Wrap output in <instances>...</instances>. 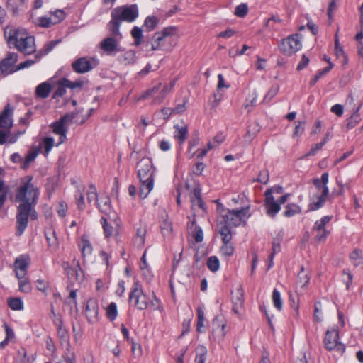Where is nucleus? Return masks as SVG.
<instances>
[{
    "instance_id": "49530a36",
    "label": "nucleus",
    "mask_w": 363,
    "mask_h": 363,
    "mask_svg": "<svg viewBox=\"0 0 363 363\" xmlns=\"http://www.w3.org/2000/svg\"><path fill=\"white\" fill-rule=\"evenodd\" d=\"M118 315V310L116 303L111 302L106 308V316L110 321L116 320Z\"/></svg>"
},
{
    "instance_id": "b1692460",
    "label": "nucleus",
    "mask_w": 363,
    "mask_h": 363,
    "mask_svg": "<svg viewBox=\"0 0 363 363\" xmlns=\"http://www.w3.org/2000/svg\"><path fill=\"white\" fill-rule=\"evenodd\" d=\"M6 7L13 16H19L25 11V0H7Z\"/></svg>"
},
{
    "instance_id": "052dcab7",
    "label": "nucleus",
    "mask_w": 363,
    "mask_h": 363,
    "mask_svg": "<svg viewBox=\"0 0 363 363\" xmlns=\"http://www.w3.org/2000/svg\"><path fill=\"white\" fill-rule=\"evenodd\" d=\"M248 11V7L245 4H241L236 6L235 9V15L239 17H244L247 15Z\"/></svg>"
},
{
    "instance_id": "f3484780",
    "label": "nucleus",
    "mask_w": 363,
    "mask_h": 363,
    "mask_svg": "<svg viewBox=\"0 0 363 363\" xmlns=\"http://www.w3.org/2000/svg\"><path fill=\"white\" fill-rule=\"evenodd\" d=\"M119 43L118 39L107 37L100 43V48L106 55H113L122 51Z\"/></svg>"
},
{
    "instance_id": "423d86ee",
    "label": "nucleus",
    "mask_w": 363,
    "mask_h": 363,
    "mask_svg": "<svg viewBox=\"0 0 363 363\" xmlns=\"http://www.w3.org/2000/svg\"><path fill=\"white\" fill-rule=\"evenodd\" d=\"M175 84V82L172 81L169 84H164L162 89L160 91L162 84L158 83L153 88L147 90L142 96L141 99H147L150 96H154L153 103L160 104L167 96V95L172 91Z\"/></svg>"
},
{
    "instance_id": "20e7f679",
    "label": "nucleus",
    "mask_w": 363,
    "mask_h": 363,
    "mask_svg": "<svg viewBox=\"0 0 363 363\" xmlns=\"http://www.w3.org/2000/svg\"><path fill=\"white\" fill-rule=\"evenodd\" d=\"M36 204H19L17 208L16 214V235L17 236L21 235L25 230L26 229L29 217L32 220H36L38 218V213L34 209Z\"/></svg>"
},
{
    "instance_id": "39448f33",
    "label": "nucleus",
    "mask_w": 363,
    "mask_h": 363,
    "mask_svg": "<svg viewBox=\"0 0 363 363\" xmlns=\"http://www.w3.org/2000/svg\"><path fill=\"white\" fill-rule=\"evenodd\" d=\"M138 15V10L136 5L129 6H121L116 8L111 13L112 21L110 23H117V21H133Z\"/></svg>"
},
{
    "instance_id": "f8f14e48",
    "label": "nucleus",
    "mask_w": 363,
    "mask_h": 363,
    "mask_svg": "<svg viewBox=\"0 0 363 363\" xmlns=\"http://www.w3.org/2000/svg\"><path fill=\"white\" fill-rule=\"evenodd\" d=\"M98 65V61L95 59H91L86 57H82L74 60L72 63L73 70L77 73H86Z\"/></svg>"
},
{
    "instance_id": "8fccbe9b",
    "label": "nucleus",
    "mask_w": 363,
    "mask_h": 363,
    "mask_svg": "<svg viewBox=\"0 0 363 363\" xmlns=\"http://www.w3.org/2000/svg\"><path fill=\"white\" fill-rule=\"evenodd\" d=\"M84 190V186H82V189L79 188L74 195L75 199H76L77 205L78 206V208L80 210H83L85 207L84 198V195H83Z\"/></svg>"
},
{
    "instance_id": "09e8293b",
    "label": "nucleus",
    "mask_w": 363,
    "mask_h": 363,
    "mask_svg": "<svg viewBox=\"0 0 363 363\" xmlns=\"http://www.w3.org/2000/svg\"><path fill=\"white\" fill-rule=\"evenodd\" d=\"M323 306L320 301H317L314 306V319L317 322H320L323 318Z\"/></svg>"
},
{
    "instance_id": "393cba45",
    "label": "nucleus",
    "mask_w": 363,
    "mask_h": 363,
    "mask_svg": "<svg viewBox=\"0 0 363 363\" xmlns=\"http://www.w3.org/2000/svg\"><path fill=\"white\" fill-rule=\"evenodd\" d=\"M101 224L103 228L104 234L106 238H110L116 232V228L113 224H116L113 219L111 216H102L101 218Z\"/></svg>"
},
{
    "instance_id": "a211bd4d",
    "label": "nucleus",
    "mask_w": 363,
    "mask_h": 363,
    "mask_svg": "<svg viewBox=\"0 0 363 363\" xmlns=\"http://www.w3.org/2000/svg\"><path fill=\"white\" fill-rule=\"evenodd\" d=\"M86 315L89 323H94L98 320L99 316V303L94 298L88 299L86 305Z\"/></svg>"
},
{
    "instance_id": "4d7b16f0",
    "label": "nucleus",
    "mask_w": 363,
    "mask_h": 363,
    "mask_svg": "<svg viewBox=\"0 0 363 363\" xmlns=\"http://www.w3.org/2000/svg\"><path fill=\"white\" fill-rule=\"evenodd\" d=\"M43 145L45 155H48L55 145L54 138H52L51 137H46V138H43Z\"/></svg>"
},
{
    "instance_id": "412c9836",
    "label": "nucleus",
    "mask_w": 363,
    "mask_h": 363,
    "mask_svg": "<svg viewBox=\"0 0 363 363\" xmlns=\"http://www.w3.org/2000/svg\"><path fill=\"white\" fill-rule=\"evenodd\" d=\"M339 334L336 328L328 330L325 333L324 343L327 350H331L338 345Z\"/></svg>"
},
{
    "instance_id": "4be33fe9",
    "label": "nucleus",
    "mask_w": 363,
    "mask_h": 363,
    "mask_svg": "<svg viewBox=\"0 0 363 363\" xmlns=\"http://www.w3.org/2000/svg\"><path fill=\"white\" fill-rule=\"evenodd\" d=\"M30 263V259L29 256L27 255H22L17 257L13 264L16 271V277L17 276V272H21L23 275H26Z\"/></svg>"
},
{
    "instance_id": "dca6fc26",
    "label": "nucleus",
    "mask_w": 363,
    "mask_h": 363,
    "mask_svg": "<svg viewBox=\"0 0 363 363\" xmlns=\"http://www.w3.org/2000/svg\"><path fill=\"white\" fill-rule=\"evenodd\" d=\"M221 235V240L223 245L220 247V253L225 257H230L234 254L235 247L233 244L231 242L233 238V234L228 233L226 230L218 231Z\"/></svg>"
},
{
    "instance_id": "de8ad7c7",
    "label": "nucleus",
    "mask_w": 363,
    "mask_h": 363,
    "mask_svg": "<svg viewBox=\"0 0 363 363\" xmlns=\"http://www.w3.org/2000/svg\"><path fill=\"white\" fill-rule=\"evenodd\" d=\"M213 330H219L221 333V335L223 337L225 335V323L223 321V318L217 316L214 318L213 321Z\"/></svg>"
},
{
    "instance_id": "58836bf2",
    "label": "nucleus",
    "mask_w": 363,
    "mask_h": 363,
    "mask_svg": "<svg viewBox=\"0 0 363 363\" xmlns=\"http://www.w3.org/2000/svg\"><path fill=\"white\" fill-rule=\"evenodd\" d=\"M333 216H325L321 218L320 220H317L313 227V231H321L322 230H327L325 228V225L331 220Z\"/></svg>"
},
{
    "instance_id": "4c0bfd02",
    "label": "nucleus",
    "mask_w": 363,
    "mask_h": 363,
    "mask_svg": "<svg viewBox=\"0 0 363 363\" xmlns=\"http://www.w3.org/2000/svg\"><path fill=\"white\" fill-rule=\"evenodd\" d=\"M8 306L13 311H21L23 309V301L21 298L13 297L7 300Z\"/></svg>"
},
{
    "instance_id": "a19ab883",
    "label": "nucleus",
    "mask_w": 363,
    "mask_h": 363,
    "mask_svg": "<svg viewBox=\"0 0 363 363\" xmlns=\"http://www.w3.org/2000/svg\"><path fill=\"white\" fill-rule=\"evenodd\" d=\"M136 60V55L135 52L133 50H128L125 52L121 58V61L123 64L128 65H133L135 63Z\"/></svg>"
},
{
    "instance_id": "a18cd8bd",
    "label": "nucleus",
    "mask_w": 363,
    "mask_h": 363,
    "mask_svg": "<svg viewBox=\"0 0 363 363\" xmlns=\"http://www.w3.org/2000/svg\"><path fill=\"white\" fill-rule=\"evenodd\" d=\"M147 233L146 226L140 224L136 230V242L140 245H143L145 240V235Z\"/></svg>"
},
{
    "instance_id": "774afa93",
    "label": "nucleus",
    "mask_w": 363,
    "mask_h": 363,
    "mask_svg": "<svg viewBox=\"0 0 363 363\" xmlns=\"http://www.w3.org/2000/svg\"><path fill=\"white\" fill-rule=\"evenodd\" d=\"M35 283L38 290L43 293H46L50 287L49 282L43 279H38Z\"/></svg>"
},
{
    "instance_id": "c756f323",
    "label": "nucleus",
    "mask_w": 363,
    "mask_h": 363,
    "mask_svg": "<svg viewBox=\"0 0 363 363\" xmlns=\"http://www.w3.org/2000/svg\"><path fill=\"white\" fill-rule=\"evenodd\" d=\"M78 245L83 258H85L86 257L91 255L93 247L90 241L86 236H82L81 240Z\"/></svg>"
},
{
    "instance_id": "5fc2aeb1",
    "label": "nucleus",
    "mask_w": 363,
    "mask_h": 363,
    "mask_svg": "<svg viewBox=\"0 0 363 363\" xmlns=\"http://www.w3.org/2000/svg\"><path fill=\"white\" fill-rule=\"evenodd\" d=\"M283 239V233H279L278 235L273 239L272 242V253L277 254L281 251V242Z\"/></svg>"
},
{
    "instance_id": "aec40b11",
    "label": "nucleus",
    "mask_w": 363,
    "mask_h": 363,
    "mask_svg": "<svg viewBox=\"0 0 363 363\" xmlns=\"http://www.w3.org/2000/svg\"><path fill=\"white\" fill-rule=\"evenodd\" d=\"M13 108L8 104L0 113V128L10 130L13 126Z\"/></svg>"
},
{
    "instance_id": "79ce46f5",
    "label": "nucleus",
    "mask_w": 363,
    "mask_h": 363,
    "mask_svg": "<svg viewBox=\"0 0 363 363\" xmlns=\"http://www.w3.org/2000/svg\"><path fill=\"white\" fill-rule=\"evenodd\" d=\"M310 280V277L308 273L306 272L304 267L302 266L301 270L298 274V280L297 283L301 286V287H304L306 284H308Z\"/></svg>"
},
{
    "instance_id": "0e129e2a",
    "label": "nucleus",
    "mask_w": 363,
    "mask_h": 363,
    "mask_svg": "<svg viewBox=\"0 0 363 363\" xmlns=\"http://www.w3.org/2000/svg\"><path fill=\"white\" fill-rule=\"evenodd\" d=\"M269 172L267 169H263L259 172V175L256 179L257 182L266 184L269 181Z\"/></svg>"
},
{
    "instance_id": "f03ea898",
    "label": "nucleus",
    "mask_w": 363,
    "mask_h": 363,
    "mask_svg": "<svg viewBox=\"0 0 363 363\" xmlns=\"http://www.w3.org/2000/svg\"><path fill=\"white\" fill-rule=\"evenodd\" d=\"M136 168L137 176L140 182L139 196L144 199L153 189L155 168L150 157H143L138 162Z\"/></svg>"
},
{
    "instance_id": "2f4dec72",
    "label": "nucleus",
    "mask_w": 363,
    "mask_h": 363,
    "mask_svg": "<svg viewBox=\"0 0 363 363\" xmlns=\"http://www.w3.org/2000/svg\"><path fill=\"white\" fill-rule=\"evenodd\" d=\"M174 128L175 129L174 138L179 141V144H183L188 135L187 125L179 126V125H175Z\"/></svg>"
},
{
    "instance_id": "864d4df0",
    "label": "nucleus",
    "mask_w": 363,
    "mask_h": 363,
    "mask_svg": "<svg viewBox=\"0 0 363 363\" xmlns=\"http://www.w3.org/2000/svg\"><path fill=\"white\" fill-rule=\"evenodd\" d=\"M207 267L213 272H217L220 268V262L216 256L210 257L207 260Z\"/></svg>"
},
{
    "instance_id": "c85d7f7f",
    "label": "nucleus",
    "mask_w": 363,
    "mask_h": 363,
    "mask_svg": "<svg viewBox=\"0 0 363 363\" xmlns=\"http://www.w3.org/2000/svg\"><path fill=\"white\" fill-rule=\"evenodd\" d=\"M18 280L19 291L23 293L29 294L32 291V286L28 279L21 272H17L16 276Z\"/></svg>"
},
{
    "instance_id": "9d476101",
    "label": "nucleus",
    "mask_w": 363,
    "mask_h": 363,
    "mask_svg": "<svg viewBox=\"0 0 363 363\" xmlns=\"http://www.w3.org/2000/svg\"><path fill=\"white\" fill-rule=\"evenodd\" d=\"M74 117V114H66L52 124L51 127L52 128L53 133L60 135L57 145L65 141L67 138L66 133L67 132V128L65 125L68 122H71Z\"/></svg>"
},
{
    "instance_id": "7c9ffc66",
    "label": "nucleus",
    "mask_w": 363,
    "mask_h": 363,
    "mask_svg": "<svg viewBox=\"0 0 363 363\" xmlns=\"http://www.w3.org/2000/svg\"><path fill=\"white\" fill-rule=\"evenodd\" d=\"M45 235L48 246L52 250H56L58 247V240L55 230L52 228H49L45 230Z\"/></svg>"
},
{
    "instance_id": "bb28decb",
    "label": "nucleus",
    "mask_w": 363,
    "mask_h": 363,
    "mask_svg": "<svg viewBox=\"0 0 363 363\" xmlns=\"http://www.w3.org/2000/svg\"><path fill=\"white\" fill-rule=\"evenodd\" d=\"M188 230L191 232L192 237L196 242H201L203 240V233L201 227L196 225V220L194 218L187 225Z\"/></svg>"
},
{
    "instance_id": "1a4fd4ad",
    "label": "nucleus",
    "mask_w": 363,
    "mask_h": 363,
    "mask_svg": "<svg viewBox=\"0 0 363 363\" xmlns=\"http://www.w3.org/2000/svg\"><path fill=\"white\" fill-rule=\"evenodd\" d=\"M301 43L298 34L289 35L279 44V49L285 55L291 56L301 48Z\"/></svg>"
},
{
    "instance_id": "13d9d810",
    "label": "nucleus",
    "mask_w": 363,
    "mask_h": 363,
    "mask_svg": "<svg viewBox=\"0 0 363 363\" xmlns=\"http://www.w3.org/2000/svg\"><path fill=\"white\" fill-rule=\"evenodd\" d=\"M279 86L275 85L271 87L263 99V102L268 103L273 99L279 91Z\"/></svg>"
},
{
    "instance_id": "680f3d73",
    "label": "nucleus",
    "mask_w": 363,
    "mask_h": 363,
    "mask_svg": "<svg viewBox=\"0 0 363 363\" xmlns=\"http://www.w3.org/2000/svg\"><path fill=\"white\" fill-rule=\"evenodd\" d=\"M38 155V152L35 151H30L26 155V160L22 167L23 169H26L30 163L35 160V157Z\"/></svg>"
},
{
    "instance_id": "ddd939ff",
    "label": "nucleus",
    "mask_w": 363,
    "mask_h": 363,
    "mask_svg": "<svg viewBox=\"0 0 363 363\" xmlns=\"http://www.w3.org/2000/svg\"><path fill=\"white\" fill-rule=\"evenodd\" d=\"M57 328V336L59 339L62 347H65L66 351L69 352L72 350V346L69 340V333L65 328L63 320L61 317L56 318L54 322Z\"/></svg>"
},
{
    "instance_id": "0eeeda50",
    "label": "nucleus",
    "mask_w": 363,
    "mask_h": 363,
    "mask_svg": "<svg viewBox=\"0 0 363 363\" xmlns=\"http://www.w3.org/2000/svg\"><path fill=\"white\" fill-rule=\"evenodd\" d=\"M129 301L141 311L146 309L148 306V298L143 293L141 285L138 281H135L133 284L129 294Z\"/></svg>"
},
{
    "instance_id": "ea45409f",
    "label": "nucleus",
    "mask_w": 363,
    "mask_h": 363,
    "mask_svg": "<svg viewBox=\"0 0 363 363\" xmlns=\"http://www.w3.org/2000/svg\"><path fill=\"white\" fill-rule=\"evenodd\" d=\"M67 88V84L64 83V78L58 80L57 82V88L52 95V98L57 99L63 96L66 93Z\"/></svg>"
},
{
    "instance_id": "9b49d317",
    "label": "nucleus",
    "mask_w": 363,
    "mask_h": 363,
    "mask_svg": "<svg viewBox=\"0 0 363 363\" xmlns=\"http://www.w3.org/2000/svg\"><path fill=\"white\" fill-rule=\"evenodd\" d=\"M15 46L25 55H30L36 50L34 37L28 35L26 32L20 36V38L16 42Z\"/></svg>"
},
{
    "instance_id": "e2e57ef3",
    "label": "nucleus",
    "mask_w": 363,
    "mask_h": 363,
    "mask_svg": "<svg viewBox=\"0 0 363 363\" xmlns=\"http://www.w3.org/2000/svg\"><path fill=\"white\" fill-rule=\"evenodd\" d=\"M325 143L326 139H323L322 142L313 145L309 152L306 155V157L315 155L316 152L320 150Z\"/></svg>"
},
{
    "instance_id": "6e6d98bb",
    "label": "nucleus",
    "mask_w": 363,
    "mask_h": 363,
    "mask_svg": "<svg viewBox=\"0 0 363 363\" xmlns=\"http://www.w3.org/2000/svg\"><path fill=\"white\" fill-rule=\"evenodd\" d=\"M57 363H75V354L72 350L66 351L62 358Z\"/></svg>"
},
{
    "instance_id": "5701e85b",
    "label": "nucleus",
    "mask_w": 363,
    "mask_h": 363,
    "mask_svg": "<svg viewBox=\"0 0 363 363\" xmlns=\"http://www.w3.org/2000/svg\"><path fill=\"white\" fill-rule=\"evenodd\" d=\"M4 37L9 43L16 42L20 38V36L25 33V30L14 28L11 25H7L4 29Z\"/></svg>"
},
{
    "instance_id": "37998d69",
    "label": "nucleus",
    "mask_w": 363,
    "mask_h": 363,
    "mask_svg": "<svg viewBox=\"0 0 363 363\" xmlns=\"http://www.w3.org/2000/svg\"><path fill=\"white\" fill-rule=\"evenodd\" d=\"M161 231L164 237L170 238L173 230L172 224L167 219H164L160 224Z\"/></svg>"
},
{
    "instance_id": "bf43d9fd",
    "label": "nucleus",
    "mask_w": 363,
    "mask_h": 363,
    "mask_svg": "<svg viewBox=\"0 0 363 363\" xmlns=\"http://www.w3.org/2000/svg\"><path fill=\"white\" fill-rule=\"evenodd\" d=\"M98 194L96 188L94 185L91 184L89 186V190L87 191V201L89 202H91L93 201H97Z\"/></svg>"
},
{
    "instance_id": "473e14b6",
    "label": "nucleus",
    "mask_w": 363,
    "mask_h": 363,
    "mask_svg": "<svg viewBox=\"0 0 363 363\" xmlns=\"http://www.w3.org/2000/svg\"><path fill=\"white\" fill-rule=\"evenodd\" d=\"M97 205L100 211L104 214L103 216H111L110 215L112 213V210L111 201L108 197L101 198Z\"/></svg>"
},
{
    "instance_id": "c03bdc74",
    "label": "nucleus",
    "mask_w": 363,
    "mask_h": 363,
    "mask_svg": "<svg viewBox=\"0 0 363 363\" xmlns=\"http://www.w3.org/2000/svg\"><path fill=\"white\" fill-rule=\"evenodd\" d=\"M362 255H363L362 250H361L359 249H355L350 253V258L354 262V264L355 266H357V265L363 266Z\"/></svg>"
},
{
    "instance_id": "69168bd1",
    "label": "nucleus",
    "mask_w": 363,
    "mask_h": 363,
    "mask_svg": "<svg viewBox=\"0 0 363 363\" xmlns=\"http://www.w3.org/2000/svg\"><path fill=\"white\" fill-rule=\"evenodd\" d=\"M119 26L120 24H113L109 30L112 34V36H110V38L118 39L120 41L122 38V35L119 30Z\"/></svg>"
},
{
    "instance_id": "2eb2a0df",
    "label": "nucleus",
    "mask_w": 363,
    "mask_h": 363,
    "mask_svg": "<svg viewBox=\"0 0 363 363\" xmlns=\"http://www.w3.org/2000/svg\"><path fill=\"white\" fill-rule=\"evenodd\" d=\"M18 60V55L14 52H9L7 56L0 62V74L7 76L16 70L13 68L14 64Z\"/></svg>"
},
{
    "instance_id": "338daca9",
    "label": "nucleus",
    "mask_w": 363,
    "mask_h": 363,
    "mask_svg": "<svg viewBox=\"0 0 363 363\" xmlns=\"http://www.w3.org/2000/svg\"><path fill=\"white\" fill-rule=\"evenodd\" d=\"M317 233L315 236V240L319 242H325L330 234V230H322L321 231H315Z\"/></svg>"
},
{
    "instance_id": "72a5a7b5",
    "label": "nucleus",
    "mask_w": 363,
    "mask_h": 363,
    "mask_svg": "<svg viewBox=\"0 0 363 363\" xmlns=\"http://www.w3.org/2000/svg\"><path fill=\"white\" fill-rule=\"evenodd\" d=\"M59 43L60 40H52L45 44L44 47L35 54L37 60H40L43 56L51 52Z\"/></svg>"
},
{
    "instance_id": "a878e982",
    "label": "nucleus",
    "mask_w": 363,
    "mask_h": 363,
    "mask_svg": "<svg viewBox=\"0 0 363 363\" xmlns=\"http://www.w3.org/2000/svg\"><path fill=\"white\" fill-rule=\"evenodd\" d=\"M329 194V189H327L325 188V190L323 192L320 194V195L317 196L316 201L311 200L309 206H308V210L309 211H316L321 207L323 206L324 203L326 201V198L328 197Z\"/></svg>"
},
{
    "instance_id": "4468645a",
    "label": "nucleus",
    "mask_w": 363,
    "mask_h": 363,
    "mask_svg": "<svg viewBox=\"0 0 363 363\" xmlns=\"http://www.w3.org/2000/svg\"><path fill=\"white\" fill-rule=\"evenodd\" d=\"M264 206L266 213L271 218H274L281 209L279 203L275 200L272 195V189H268L264 193Z\"/></svg>"
},
{
    "instance_id": "f257e3e1",
    "label": "nucleus",
    "mask_w": 363,
    "mask_h": 363,
    "mask_svg": "<svg viewBox=\"0 0 363 363\" xmlns=\"http://www.w3.org/2000/svg\"><path fill=\"white\" fill-rule=\"evenodd\" d=\"M250 207H244L240 209L225 210L223 209L217 218L218 231L226 230L228 233H232L231 228L243 223L246 225L247 220L250 216Z\"/></svg>"
},
{
    "instance_id": "cd10ccee",
    "label": "nucleus",
    "mask_w": 363,
    "mask_h": 363,
    "mask_svg": "<svg viewBox=\"0 0 363 363\" xmlns=\"http://www.w3.org/2000/svg\"><path fill=\"white\" fill-rule=\"evenodd\" d=\"M51 90V84L48 82H44L37 86L35 96L37 98L46 99L50 95Z\"/></svg>"
},
{
    "instance_id": "f704fd0d",
    "label": "nucleus",
    "mask_w": 363,
    "mask_h": 363,
    "mask_svg": "<svg viewBox=\"0 0 363 363\" xmlns=\"http://www.w3.org/2000/svg\"><path fill=\"white\" fill-rule=\"evenodd\" d=\"M361 108V106H359L357 108L356 111L350 116V118L347 119L346 123V129L349 130L353 128H354L357 124L361 121L360 115L358 113Z\"/></svg>"
},
{
    "instance_id": "6e6552de",
    "label": "nucleus",
    "mask_w": 363,
    "mask_h": 363,
    "mask_svg": "<svg viewBox=\"0 0 363 363\" xmlns=\"http://www.w3.org/2000/svg\"><path fill=\"white\" fill-rule=\"evenodd\" d=\"M177 30L175 26L164 28L162 31L154 34L152 40V50H157L162 49L165 43L172 36L177 35Z\"/></svg>"
},
{
    "instance_id": "6ab92c4d",
    "label": "nucleus",
    "mask_w": 363,
    "mask_h": 363,
    "mask_svg": "<svg viewBox=\"0 0 363 363\" xmlns=\"http://www.w3.org/2000/svg\"><path fill=\"white\" fill-rule=\"evenodd\" d=\"M233 311L236 314H241L244 311V291L242 287H238L232 292Z\"/></svg>"
},
{
    "instance_id": "7ed1b4c3",
    "label": "nucleus",
    "mask_w": 363,
    "mask_h": 363,
    "mask_svg": "<svg viewBox=\"0 0 363 363\" xmlns=\"http://www.w3.org/2000/svg\"><path fill=\"white\" fill-rule=\"evenodd\" d=\"M33 179L32 176H28L22 179L15 196L16 201L20 204H37L40 191L32 182Z\"/></svg>"
},
{
    "instance_id": "603ef678",
    "label": "nucleus",
    "mask_w": 363,
    "mask_h": 363,
    "mask_svg": "<svg viewBox=\"0 0 363 363\" xmlns=\"http://www.w3.org/2000/svg\"><path fill=\"white\" fill-rule=\"evenodd\" d=\"M272 301L274 303V307L278 311H281L282 309V300L281 298V294L280 292L277 289H274L272 292Z\"/></svg>"
},
{
    "instance_id": "e433bc0d",
    "label": "nucleus",
    "mask_w": 363,
    "mask_h": 363,
    "mask_svg": "<svg viewBox=\"0 0 363 363\" xmlns=\"http://www.w3.org/2000/svg\"><path fill=\"white\" fill-rule=\"evenodd\" d=\"M285 208L286 210L284 212V216L287 218L301 213V207L294 203H288Z\"/></svg>"
},
{
    "instance_id": "c9c22d12",
    "label": "nucleus",
    "mask_w": 363,
    "mask_h": 363,
    "mask_svg": "<svg viewBox=\"0 0 363 363\" xmlns=\"http://www.w3.org/2000/svg\"><path fill=\"white\" fill-rule=\"evenodd\" d=\"M260 131V126L257 123H253L247 127V133L245 138L248 142H251L256 135Z\"/></svg>"
},
{
    "instance_id": "3c124183",
    "label": "nucleus",
    "mask_w": 363,
    "mask_h": 363,
    "mask_svg": "<svg viewBox=\"0 0 363 363\" xmlns=\"http://www.w3.org/2000/svg\"><path fill=\"white\" fill-rule=\"evenodd\" d=\"M133 38L135 40V45L138 46L143 43V30L139 27L135 26L131 31Z\"/></svg>"
}]
</instances>
